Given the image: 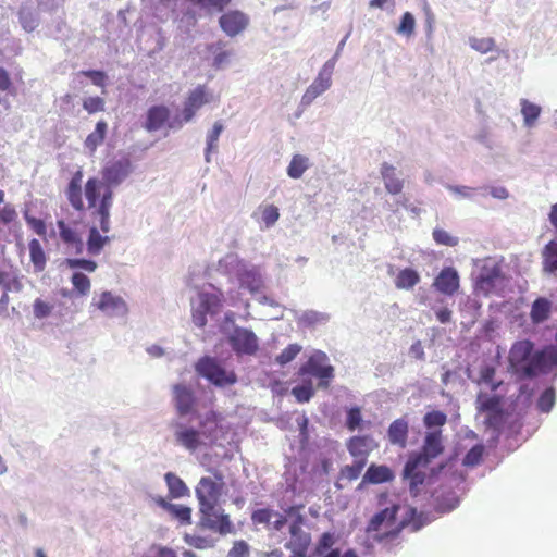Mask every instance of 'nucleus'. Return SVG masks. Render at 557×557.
I'll use <instances>...</instances> for the list:
<instances>
[{
    "mask_svg": "<svg viewBox=\"0 0 557 557\" xmlns=\"http://www.w3.org/2000/svg\"><path fill=\"white\" fill-rule=\"evenodd\" d=\"M172 392L177 414L184 417L190 413L196 405L194 391L185 384H175Z\"/></svg>",
    "mask_w": 557,
    "mask_h": 557,
    "instance_id": "15",
    "label": "nucleus"
},
{
    "mask_svg": "<svg viewBox=\"0 0 557 557\" xmlns=\"http://www.w3.org/2000/svg\"><path fill=\"white\" fill-rule=\"evenodd\" d=\"M196 372L215 386L224 387L237 382L234 371H226L221 363L212 357H202L195 364Z\"/></svg>",
    "mask_w": 557,
    "mask_h": 557,
    "instance_id": "5",
    "label": "nucleus"
},
{
    "mask_svg": "<svg viewBox=\"0 0 557 557\" xmlns=\"http://www.w3.org/2000/svg\"><path fill=\"white\" fill-rule=\"evenodd\" d=\"M223 131V124L221 122H215L212 129L207 135V156L218 148V140ZM207 160L209 158L207 157Z\"/></svg>",
    "mask_w": 557,
    "mask_h": 557,
    "instance_id": "47",
    "label": "nucleus"
},
{
    "mask_svg": "<svg viewBox=\"0 0 557 557\" xmlns=\"http://www.w3.org/2000/svg\"><path fill=\"white\" fill-rule=\"evenodd\" d=\"M399 509V505L393 504L376 512L368 522L366 532L375 533L373 539L377 542L395 540L407 524L405 520L397 521Z\"/></svg>",
    "mask_w": 557,
    "mask_h": 557,
    "instance_id": "3",
    "label": "nucleus"
},
{
    "mask_svg": "<svg viewBox=\"0 0 557 557\" xmlns=\"http://www.w3.org/2000/svg\"><path fill=\"white\" fill-rule=\"evenodd\" d=\"M333 64H324L317 78L306 89L301 98L304 106H309L315 98L326 91L332 84Z\"/></svg>",
    "mask_w": 557,
    "mask_h": 557,
    "instance_id": "12",
    "label": "nucleus"
},
{
    "mask_svg": "<svg viewBox=\"0 0 557 557\" xmlns=\"http://www.w3.org/2000/svg\"><path fill=\"white\" fill-rule=\"evenodd\" d=\"M286 516H287L286 513L282 515L277 511H275L274 516H273V518H275V519L272 522V529L275 531H281L287 522Z\"/></svg>",
    "mask_w": 557,
    "mask_h": 557,
    "instance_id": "64",
    "label": "nucleus"
},
{
    "mask_svg": "<svg viewBox=\"0 0 557 557\" xmlns=\"http://www.w3.org/2000/svg\"><path fill=\"white\" fill-rule=\"evenodd\" d=\"M444 451L442 431L434 430L426 433L419 456L423 457L429 463Z\"/></svg>",
    "mask_w": 557,
    "mask_h": 557,
    "instance_id": "17",
    "label": "nucleus"
},
{
    "mask_svg": "<svg viewBox=\"0 0 557 557\" xmlns=\"http://www.w3.org/2000/svg\"><path fill=\"white\" fill-rule=\"evenodd\" d=\"M131 171L132 164L127 158L110 162L101 170L102 180L89 177L83 188V172L78 170L72 175L65 188V197L75 211L89 212L90 218L99 221L100 228L107 234L111 230L110 211L113 205L111 187L121 184Z\"/></svg>",
    "mask_w": 557,
    "mask_h": 557,
    "instance_id": "1",
    "label": "nucleus"
},
{
    "mask_svg": "<svg viewBox=\"0 0 557 557\" xmlns=\"http://www.w3.org/2000/svg\"><path fill=\"white\" fill-rule=\"evenodd\" d=\"M301 351V346L298 344H289L282 352L276 357V362L281 366H285L296 358Z\"/></svg>",
    "mask_w": 557,
    "mask_h": 557,
    "instance_id": "45",
    "label": "nucleus"
},
{
    "mask_svg": "<svg viewBox=\"0 0 557 557\" xmlns=\"http://www.w3.org/2000/svg\"><path fill=\"white\" fill-rule=\"evenodd\" d=\"M552 310V302L544 298L539 297L536 298L532 306L530 311V319L533 324H540L546 321L549 318Z\"/></svg>",
    "mask_w": 557,
    "mask_h": 557,
    "instance_id": "29",
    "label": "nucleus"
},
{
    "mask_svg": "<svg viewBox=\"0 0 557 557\" xmlns=\"http://www.w3.org/2000/svg\"><path fill=\"white\" fill-rule=\"evenodd\" d=\"M107 133L108 123L103 120L98 121L95 131L91 132L84 141V147L90 156H92L98 147L103 144Z\"/></svg>",
    "mask_w": 557,
    "mask_h": 557,
    "instance_id": "28",
    "label": "nucleus"
},
{
    "mask_svg": "<svg viewBox=\"0 0 557 557\" xmlns=\"http://www.w3.org/2000/svg\"><path fill=\"white\" fill-rule=\"evenodd\" d=\"M377 443L371 435H356L348 440L346 447L355 460H363L367 465L369 455L377 448Z\"/></svg>",
    "mask_w": 557,
    "mask_h": 557,
    "instance_id": "14",
    "label": "nucleus"
},
{
    "mask_svg": "<svg viewBox=\"0 0 557 557\" xmlns=\"http://www.w3.org/2000/svg\"><path fill=\"white\" fill-rule=\"evenodd\" d=\"M57 226L59 230L60 239L66 246V248L75 255L83 253L84 242L79 233L63 220H59L57 222Z\"/></svg>",
    "mask_w": 557,
    "mask_h": 557,
    "instance_id": "16",
    "label": "nucleus"
},
{
    "mask_svg": "<svg viewBox=\"0 0 557 557\" xmlns=\"http://www.w3.org/2000/svg\"><path fill=\"white\" fill-rule=\"evenodd\" d=\"M212 95L208 91L205 85H199L195 89L190 90L187 95V98L184 102V108L182 111V121L172 122L169 124V127H182L183 123H187L194 119L197 111L203 107L205 104L211 102Z\"/></svg>",
    "mask_w": 557,
    "mask_h": 557,
    "instance_id": "8",
    "label": "nucleus"
},
{
    "mask_svg": "<svg viewBox=\"0 0 557 557\" xmlns=\"http://www.w3.org/2000/svg\"><path fill=\"white\" fill-rule=\"evenodd\" d=\"M228 343L238 356H252L259 349V342L256 334L245 327L236 326L228 336Z\"/></svg>",
    "mask_w": 557,
    "mask_h": 557,
    "instance_id": "10",
    "label": "nucleus"
},
{
    "mask_svg": "<svg viewBox=\"0 0 557 557\" xmlns=\"http://www.w3.org/2000/svg\"><path fill=\"white\" fill-rule=\"evenodd\" d=\"M185 541L188 545L198 549H206L213 545L211 540L198 535H186Z\"/></svg>",
    "mask_w": 557,
    "mask_h": 557,
    "instance_id": "59",
    "label": "nucleus"
},
{
    "mask_svg": "<svg viewBox=\"0 0 557 557\" xmlns=\"http://www.w3.org/2000/svg\"><path fill=\"white\" fill-rule=\"evenodd\" d=\"M304 505H294L285 509V513L292 518L289 524L290 540L285 544V547L292 552H307L310 543L311 535L302 530L305 517L301 513Z\"/></svg>",
    "mask_w": 557,
    "mask_h": 557,
    "instance_id": "4",
    "label": "nucleus"
},
{
    "mask_svg": "<svg viewBox=\"0 0 557 557\" xmlns=\"http://www.w3.org/2000/svg\"><path fill=\"white\" fill-rule=\"evenodd\" d=\"M84 76L90 78L91 83L98 87H104L107 83V75L102 71L88 70L81 72Z\"/></svg>",
    "mask_w": 557,
    "mask_h": 557,
    "instance_id": "57",
    "label": "nucleus"
},
{
    "mask_svg": "<svg viewBox=\"0 0 557 557\" xmlns=\"http://www.w3.org/2000/svg\"><path fill=\"white\" fill-rule=\"evenodd\" d=\"M213 478L203 476L199 480L195 493L199 505L220 503L225 487L224 476L218 470H212Z\"/></svg>",
    "mask_w": 557,
    "mask_h": 557,
    "instance_id": "7",
    "label": "nucleus"
},
{
    "mask_svg": "<svg viewBox=\"0 0 557 557\" xmlns=\"http://www.w3.org/2000/svg\"><path fill=\"white\" fill-rule=\"evenodd\" d=\"M97 307L108 315H117L126 312L125 301L121 297L112 295L110 292H103L101 294Z\"/></svg>",
    "mask_w": 557,
    "mask_h": 557,
    "instance_id": "23",
    "label": "nucleus"
},
{
    "mask_svg": "<svg viewBox=\"0 0 557 557\" xmlns=\"http://www.w3.org/2000/svg\"><path fill=\"white\" fill-rule=\"evenodd\" d=\"M92 224L89 227L87 238V252L91 256H98L107 244L110 243L111 238L108 235H101L100 232L104 233L100 226L99 221H95L92 218Z\"/></svg>",
    "mask_w": 557,
    "mask_h": 557,
    "instance_id": "22",
    "label": "nucleus"
},
{
    "mask_svg": "<svg viewBox=\"0 0 557 557\" xmlns=\"http://www.w3.org/2000/svg\"><path fill=\"white\" fill-rule=\"evenodd\" d=\"M201 432L198 430L177 423L175 425L176 442L188 450L195 451L201 444Z\"/></svg>",
    "mask_w": 557,
    "mask_h": 557,
    "instance_id": "19",
    "label": "nucleus"
},
{
    "mask_svg": "<svg viewBox=\"0 0 557 557\" xmlns=\"http://www.w3.org/2000/svg\"><path fill=\"white\" fill-rule=\"evenodd\" d=\"M556 401V393L554 387L546 388L537 399V408L542 412H549Z\"/></svg>",
    "mask_w": 557,
    "mask_h": 557,
    "instance_id": "41",
    "label": "nucleus"
},
{
    "mask_svg": "<svg viewBox=\"0 0 557 557\" xmlns=\"http://www.w3.org/2000/svg\"><path fill=\"white\" fill-rule=\"evenodd\" d=\"M500 277V271L498 269H493L491 271L481 273L479 277V286L484 289L486 293H490L495 285V282Z\"/></svg>",
    "mask_w": 557,
    "mask_h": 557,
    "instance_id": "42",
    "label": "nucleus"
},
{
    "mask_svg": "<svg viewBox=\"0 0 557 557\" xmlns=\"http://www.w3.org/2000/svg\"><path fill=\"white\" fill-rule=\"evenodd\" d=\"M248 554V545L244 541L236 542L230 550V557H244Z\"/></svg>",
    "mask_w": 557,
    "mask_h": 557,
    "instance_id": "63",
    "label": "nucleus"
},
{
    "mask_svg": "<svg viewBox=\"0 0 557 557\" xmlns=\"http://www.w3.org/2000/svg\"><path fill=\"white\" fill-rule=\"evenodd\" d=\"M414 28L416 20L413 15L410 12L404 13L397 27V33L405 36H411L414 33Z\"/></svg>",
    "mask_w": 557,
    "mask_h": 557,
    "instance_id": "49",
    "label": "nucleus"
},
{
    "mask_svg": "<svg viewBox=\"0 0 557 557\" xmlns=\"http://www.w3.org/2000/svg\"><path fill=\"white\" fill-rule=\"evenodd\" d=\"M446 422H447L446 413L443 411H440V410L429 411L423 417V424L430 431H434L433 429L440 430V428L445 425Z\"/></svg>",
    "mask_w": 557,
    "mask_h": 557,
    "instance_id": "36",
    "label": "nucleus"
},
{
    "mask_svg": "<svg viewBox=\"0 0 557 557\" xmlns=\"http://www.w3.org/2000/svg\"><path fill=\"white\" fill-rule=\"evenodd\" d=\"M334 543H335L334 534H332L330 532H324L320 536L319 542L317 544V552L319 554H322L323 552L331 548L334 545Z\"/></svg>",
    "mask_w": 557,
    "mask_h": 557,
    "instance_id": "60",
    "label": "nucleus"
},
{
    "mask_svg": "<svg viewBox=\"0 0 557 557\" xmlns=\"http://www.w3.org/2000/svg\"><path fill=\"white\" fill-rule=\"evenodd\" d=\"M495 376V369L491 366H485L480 371V379L482 382L492 384V388L496 389L498 385L493 384V379Z\"/></svg>",
    "mask_w": 557,
    "mask_h": 557,
    "instance_id": "62",
    "label": "nucleus"
},
{
    "mask_svg": "<svg viewBox=\"0 0 557 557\" xmlns=\"http://www.w3.org/2000/svg\"><path fill=\"white\" fill-rule=\"evenodd\" d=\"M292 394L295 396L297 401L307 403L313 396L314 391L310 384L309 385H300V386H295L292 389Z\"/></svg>",
    "mask_w": 557,
    "mask_h": 557,
    "instance_id": "56",
    "label": "nucleus"
},
{
    "mask_svg": "<svg viewBox=\"0 0 557 557\" xmlns=\"http://www.w3.org/2000/svg\"><path fill=\"white\" fill-rule=\"evenodd\" d=\"M219 24L227 36L235 37L247 28L249 17L242 11L231 10L220 16Z\"/></svg>",
    "mask_w": 557,
    "mask_h": 557,
    "instance_id": "13",
    "label": "nucleus"
},
{
    "mask_svg": "<svg viewBox=\"0 0 557 557\" xmlns=\"http://www.w3.org/2000/svg\"><path fill=\"white\" fill-rule=\"evenodd\" d=\"M543 270L547 273L557 271V242L550 240L543 249Z\"/></svg>",
    "mask_w": 557,
    "mask_h": 557,
    "instance_id": "34",
    "label": "nucleus"
},
{
    "mask_svg": "<svg viewBox=\"0 0 557 557\" xmlns=\"http://www.w3.org/2000/svg\"><path fill=\"white\" fill-rule=\"evenodd\" d=\"M419 282V273L412 268H405L396 275L395 286L398 289H412Z\"/></svg>",
    "mask_w": 557,
    "mask_h": 557,
    "instance_id": "32",
    "label": "nucleus"
},
{
    "mask_svg": "<svg viewBox=\"0 0 557 557\" xmlns=\"http://www.w3.org/2000/svg\"><path fill=\"white\" fill-rule=\"evenodd\" d=\"M33 308H34V314L38 319H44V318L50 315V313L52 311V306L49 305L48 302L44 301L40 298H37L34 301Z\"/></svg>",
    "mask_w": 557,
    "mask_h": 557,
    "instance_id": "58",
    "label": "nucleus"
},
{
    "mask_svg": "<svg viewBox=\"0 0 557 557\" xmlns=\"http://www.w3.org/2000/svg\"><path fill=\"white\" fill-rule=\"evenodd\" d=\"M429 462L418 454H412L408 458L403 476L409 481L410 491H417L420 485L425 481L426 474L424 470L428 468Z\"/></svg>",
    "mask_w": 557,
    "mask_h": 557,
    "instance_id": "11",
    "label": "nucleus"
},
{
    "mask_svg": "<svg viewBox=\"0 0 557 557\" xmlns=\"http://www.w3.org/2000/svg\"><path fill=\"white\" fill-rule=\"evenodd\" d=\"M164 479L169 488V494L172 498H181L189 494V488L176 474L168 472Z\"/></svg>",
    "mask_w": 557,
    "mask_h": 557,
    "instance_id": "33",
    "label": "nucleus"
},
{
    "mask_svg": "<svg viewBox=\"0 0 557 557\" xmlns=\"http://www.w3.org/2000/svg\"><path fill=\"white\" fill-rule=\"evenodd\" d=\"M64 263L70 269H83L87 272H95L97 269V263L95 261L88 260V259L69 258L65 260Z\"/></svg>",
    "mask_w": 557,
    "mask_h": 557,
    "instance_id": "51",
    "label": "nucleus"
},
{
    "mask_svg": "<svg viewBox=\"0 0 557 557\" xmlns=\"http://www.w3.org/2000/svg\"><path fill=\"white\" fill-rule=\"evenodd\" d=\"M71 282L74 286V288L81 294V295H87L90 290V280L81 272H74Z\"/></svg>",
    "mask_w": 557,
    "mask_h": 557,
    "instance_id": "43",
    "label": "nucleus"
},
{
    "mask_svg": "<svg viewBox=\"0 0 557 557\" xmlns=\"http://www.w3.org/2000/svg\"><path fill=\"white\" fill-rule=\"evenodd\" d=\"M521 113L523 115L525 125L532 126L540 116L541 108L534 103L529 102L528 100H522Z\"/></svg>",
    "mask_w": 557,
    "mask_h": 557,
    "instance_id": "40",
    "label": "nucleus"
},
{
    "mask_svg": "<svg viewBox=\"0 0 557 557\" xmlns=\"http://www.w3.org/2000/svg\"><path fill=\"white\" fill-rule=\"evenodd\" d=\"M433 286L442 294L454 295L459 288L457 271L451 267L444 268L435 277Z\"/></svg>",
    "mask_w": 557,
    "mask_h": 557,
    "instance_id": "18",
    "label": "nucleus"
},
{
    "mask_svg": "<svg viewBox=\"0 0 557 557\" xmlns=\"http://www.w3.org/2000/svg\"><path fill=\"white\" fill-rule=\"evenodd\" d=\"M408 433L409 424L408 421L404 418L393 421L387 430L389 442L393 445L399 446L400 448H405L407 446Z\"/></svg>",
    "mask_w": 557,
    "mask_h": 557,
    "instance_id": "26",
    "label": "nucleus"
},
{
    "mask_svg": "<svg viewBox=\"0 0 557 557\" xmlns=\"http://www.w3.org/2000/svg\"><path fill=\"white\" fill-rule=\"evenodd\" d=\"M364 467L363 460H355L352 465H346L341 469L339 476L349 482L355 481L359 478Z\"/></svg>",
    "mask_w": 557,
    "mask_h": 557,
    "instance_id": "39",
    "label": "nucleus"
},
{
    "mask_svg": "<svg viewBox=\"0 0 557 557\" xmlns=\"http://www.w3.org/2000/svg\"><path fill=\"white\" fill-rule=\"evenodd\" d=\"M199 523L202 527L223 535L232 532L230 517L224 513L220 503L199 505Z\"/></svg>",
    "mask_w": 557,
    "mask_h": 557,
    "instance_id": "6",
    "label": "nucleus"
},
{
    "mask_svg": "<svg viewBox=\"0 0 557 557\" xmlns=\"http://www.w3.org/2000/svg\"><path fill=\"white\" fill-rule=\"evenodd\" d=\"M484 448L482 445H474L465 456L463 465L468 467L476 466L481 462Z\"/></svg>",
    "mask_w": 557,
    "mask_h": 557,
    "instance_id": "50",
    "label": "nucleus"
},
{
    "mask_svg": "<svg viewBox=\"0 0 557 557\" xmlns=\"http://www.w3.org/2000/svg\"><path fill=\"white\" fill-rule=\"evenodd\" d=\"M170 119V110L165 106H152L147 111L145 128L149 132L160 129Z\"/></svg>",
    "mask_w": 557,
    "mask_h": 557,
    "instance_id": "24",
    "label": "nucleus"
},
{
    "mask_svg": "<svg viewBox=\"0 0 557 557\" xmlns=\"http://www.w3.org/2000/svg\"><path fill=\"white\" fill-rule=\"evenodd\" d=\"M209 312H205L203 308L199 305L193 310L191 319L196 326L203 327L207 324V315Z\"/></svg>",
    "mask_w": 557,
    "mask_h": 557,
    "instance_id": "61",
    "label": "nucleus"
},
{
    "mask_svg": "<svg viewBox=\"0 0 557 557\" xmlns=\"http://www.w3.org/2000/svg\"><path fill=\"white\" fill-rule=\"evenodd\" d=\"M30 260L37 271H42L46 264V256L38 239L29 242Z\"/></svg>",
    "mask_w": 557,
    "mask_h": 557,
    "instance_id": "38",
    "label": "nucleus"
},
{
    "mask_svg": "<svg viewBox=\"0 0 557 557\" xmlns=\"http://www.w3.org/2000/svg\"><path fill=\"white\" fill-rule=\"evenodd\" d=\"M261 219L267 227L273 226L280 218L278 208L274 205L261 207Z\"/></svg>",
    "mask_w": 557,
    "mask_h": 557,
    "instance_id": "48",
    "label": "nucleus"
},
{
    "mask_svg": "<svg viewBox=\"0 0 557 557\" xmlns=\"http://www.w3.org/2000/svg\"><path fill=\"white\" fill-rule=\"evenodd\" d=\"M433 239L437 245L455 247L458 245V238L451 236L443 228H435L432 233Z\"/></svg>",
    "mask_w": 557,
    "mask_h": 557,
    "instance_id": "46",
    "label": "nucleus"
},
{
    "mask_svg": "<svg viewBox=\"0 0 557 557\" xmlns=\"http://www.w3.org/2000/svg\"><path fill=\"white\" fill-rule=\"evenodd\" d=\"M274 512V510L269 508L257 509L252 512L251 520L256 524H270Z\"/></svg>",
    "mask_w": 557,
    "mask_h": 557,
    "instance_id": "54",
    "label": "nucleus"
},
{
    "mask_svg": "<svg viewBox=\"0 0 557 557\" xmlns=\"http://www.w3.org/2000/svg\"><path fill=\"white\" fill-rule=\"evenodd\" d=\"M158 504L165 509L172 517L177 519L182 524L191 523V508L184 505L171 504L164 499H159Z\"/></svg>",
    "mask_w": 557,
    "mask_h": 557,
    "instance_id": "30",
    "label": "nucleus"
},
{
    "mask_svg": "<svg viewBox=\"0 0 557 557\" xmlns=\"http://www.w3.org/2000/svg\"><path fill=\"white\" fill-rule=\"evenodd\" d=\"M362 421L361 410L359 407L350 408L347 412L346 426L349 431H355L360 426Z\"/></svg>",
    "mask_w": 557,
    "mask_h": 557,
    "instance_id": "55",
    "label": "nucleus"
},
{
    "mask_svg": "<svg viewBox=\"0 0 557 557\" xmlns=\"http://www.w3.org/2000/svg\"><path fill=\"white\" fill-rule=\"evenodd\" d=\"M240 284L250 292H258L261 287V278L255 271H246L240 275Z\"/></svg>",
    "mask_w": 557,
    "mask_h": 557,
    "instance_id": "44",
    "label": "nucleus"
},
{
    "mask_svg": "<svg viewBox=\"0 0 557 557\" xmlns=\"http://www.w3.org/2000/svg\"><path fill=\"white\" fill-rule=\"evenodd\" d=\"M327 356L323 351L313 354L306 363L299 368V374H310L319 377L321 381L319 386L327 387L329 381L334 376V368L326 364Z\"/></svg>",
    "mask_w": 557,
    "mask_h": 557,
    "instance_id": "9",
    "label": "nucleus"
},
{
    "mask_svg": "<svg viewBox=\"0 0 557 557\" xmlns=\"http://www.w3.org/2000/svg\"><path fill=\"white\" fill-rule=\"evenodd\" d=\"M5 194L0 189V239L3 235V228L17 224L18 212L15 206L11 202H4Z\"/></svg>",
    "mask_w": 557,
    "mask_h": 557,
    "instance_id": "25",
    "label": "nucleus"
},
{
    "mask_svg": "<svg viewBox=\"0 0 557 557\" xmlns=\"http://www.w3.org/2000/svg\"><path fill=\"white\" fill-rule=\"evenodd\" d=\"M0 91L5 92L9 96L15 97L17 90L13 85L10 73L3 66H0ZM9 108V103L0 96V104H4Z\"/></svg>",
    "mask_w": 557,
    "mask_h": 557,
    "instance_id": "37",
    "label": "nucleus"
},
{
    "mask_svg": "<svg viewBox=\"0 0 557 557\" xmlns=\"http://www.w3.org/2000/svg\"><path fill=\"white\" fill-rule=\"evenodd\" d=\"M309 168V160L302 154L293 156L287 168V174L292 178H300Z\"/></svg>",
    "mask_w": 557,
    "mask_h": 557,
    "instance_id": "35",
    "label": "nucleus"
},
{
    "mask_svg": "<svg viewBox=\"0 0 557 557\" xmlns=\"http://www.w3.org/2000/svg\"><path fill=\"white\" fill-rule=\"evenodd\" d=\"M0 286L3 288V294L0 298V314L8 315V307L10 302L9 292L13 288L15 290H21L22 283L16 275L0 270Z\"/></svg>",
    "mask_w": 557,
    "mask_h": 557,
    "instance_id": "20",
    "label": "nucleus"
},
{
    "mask_svg": "<svg viewBox=\"0 0 557 557\" xmlns=\"http://www.w3.org/2000/svg\"><path fill=\"white\" fill-rule=\"evenodd\" d=\"M381 175L385 189L392 195H398L404 188V181L396 174L395 166L384 162L381 166Z\"/></svg>",
    "mask_w": 557,
    "mask_h": 557,
    "instance_id": "27",
    "label": "nucleus"
},
{
    "mask_svg": "<svg viewBox=\"0 0 557 557\" xmlns=\"http://www.w3.org/2000/svg\"><path fill=\"white\" fill-rule=\"evenodd\" d=\"M508 364L518 379H533L557 367V347L549 345L535 350L530 339L516 341L509 349Z\"/></svg>",
    "mask_w": 557,
    "mask_h": 557,
    "instance_id": "2",
    "label": "nucleus"
},
{
    "mask_svg": "<svg viewBox=\"0 0 557 557\" xmlns=\"http://www.w3.org/2000/svg\"><path fill=\"white\" fill-rule=\"evenodd\" d=\"M83 108L89 113L95 114L104 111V100L101 97H88L83 100Z\"/></svg>",
    "mask_w": 557,
    "mask_h": 557,
    "instance_id": "52",
    "label": "nucleus"
},
{
    "mask_svg": "<svg viewBox=\"0 0 557 557\" xmlns=\"http://www.w3.org/2000/svg\"><path fill=\"white\" fill-rule=\"evenodd\" d=\"M395 479L393 470L385 465L371 463L362 478L366 484L389 483Z\"/></svg>",
    "mask_w": 557,
    "mask_h": 557,
    "instance_id": "21",
    "label": "nucleus"
},
{
    "mask_svg": "<svg viewBox=\"0 0 557 557\" xmlns=\"http://www.w3.org/2000/svg\"><path fill=\"white\" fill-rule=\"evenodd\" d=\"M222 302L223 294L220 290L218 293L199 294V306L203 308L205 312H209L210 314L218 313L219 309L222 307Z\"/></svg>",
    "mask_w": 557,
    "mask_h": 557,
    "instance_id": "31",
    "label": "nucleus"
},
{
    "mask_svg": "<svg viewBox=\"0 0 557 557\" xmlns=\"http://www.w3.org/2000/svg\"><path fill=\"white\" fill-rule=\"evenodd\" d=\"M470 46L481 53H487L494 49L495 41L491 37L471 38Z\"/></svg>",
    "mask_w": 557,
    "mask_h": 557,
    "instance_id": "53",
    "label": "nucleus"
}]
</instances>
